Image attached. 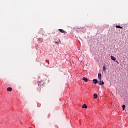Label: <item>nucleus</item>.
<instances>
[{
	"mask_svg": "<svg viewBox=\"0 0 128 128\" xmlns=\"http://www.w3.org/2000/svg\"><path fill=\"white\" fill-rule=\"evenodd\" d=\"M42 84H44V82L42 81V80H40L38 83V85L39 86H42Z\"/></svg>",
	"mask_w": 128,
	"mask_h": 128,
	"instance_id": "obj_1",
	"label": "nucleus"
},
{
	"mask_svg": "<svg viewBox=\"0 0 128 128\" xmlns=\"http://www.w3.org/2000/svg\"><path fill=\"white\" fill-rule=\"evenodd\" d=\"M58 30L62 34H66V31H64V30H62V29H58Z\"/></svg>",
	"mask_w": 128,
	"mask_h": 128,
	"instance_id": "obj_2",
	"label": "nucleus"
},
{
	"mask_svg": "<svg viewBox=\"0 0 128 128\" xmlns=\"http://www.w3.org/2000/svg\"><path fill=\"white\" fill-rule=\"evenodd\" d=\"M98 78L99 79L100 82H101V80H102V74L100 73H99L98 74Z\"/></svg>",
	"mask_w": 128,
	"mask_h": 128,
	"instance_id": "obj_3",
	"label": "nucleus"
},
{
	"mask_svg": "<svg viewBox=\"0 0 128 128\" xmlns=\"http://www.w3.org/2000/svg\"><path fill=\"white\" fill-rule=\"evenodd\" d=\"M12 88L8 87L7 88V92H12Z\"/></svg>",
	"mask_w": 128,
	"mask_h": 128,
	"instance_id": "obj_4",
	"label": "nucleus"
},
{
	"mask_svg": "<svg viewBox=\"0 0 128 128\" xmlns=\"http://www.w3.org/2000/svg\"><path fill=\"white\" fill-rule=\"evenodd\" d=\"M94 84H98V80L96 79H94L93 80Z\"/></svg>",
	"mask_w": 128,
	"mask_h": 128,
	"instance_id": "obj_5",
	"label": "nucleus"
},
{
	"mask_svg": "<svg viewBox=\"0 0 128 128\" xmlns=\"http://www.w3.org/2000/svg\"><path fill=\"white\" fill-rule=\"evenodd\" d=\"M82 80H84V82H88V80L86 77L83 78Z\"/></svg>",
	"mask_w": 128,
	"mask_h": 128,
	"instance_id": "obj_6",
	"label": "nucleus"
},
{
	"mask_svg": "<svg viewBox=\"0 0 128 128\" xmlns=\"http://www.w3.org/2000/svg\"><path fill=\"white\" fill-rule=\"evenodd\" d=\"M82 108H88V106H86V104H83Z\"/></svg>",
	"mask_w": 128,
	"mask_h": 128,
	"instance_id": "obj_7",
	"label": "nucleus"
},
{
	"mask_svg": "<svg viewBox=\"0 0 128 128\" xmlns=\"http://www.w3.org/2000/svg\"><path fill=\"white\" fill-rule=\"evenodd\" d=\"M116 28H122V26H118V25L116 26Z\"/></svg>",
	"mask_w": 128,
	"mask_h": 128,
	"instance_id": "obj_8",
	"label": "nucleus"
},
{
	"mask_svg": "<svg viewBox=\"0 0 128 128\" xmlns=\"http://www.w3.org/2000/svg\"><path fill=\"white\" fill-rule=\"evenodd\" d=\"M102 70L104 72H106V66H103Z\"/></svg>",
	"mask_w": 128,
	"mask_h": 128,
	"instance_id": "obj_9",
	"label": "nucleus"
},
{
	"mask_svg": "<svg viewBox=\"0 0 128 128\" xmlns=\"http://www.w3.org/2000/svg\"><path fill=\"white\" fill-rule=\"evenodd\" d=\"M111 59L112 60H116V58H114V56H111Z\"/></svg>",
	"mask_w": 128,
	"mask_h": 128,
	"instance_id": "obj_10",
	"label": "nucleus"
},
{
	"mask_svg": "<svg viewBox=\"0 0 128 128\" xmlns=\"http://www.w3.org/2000/svg\"><path fill=\"white\" fill-rule=\"evenodd\" d=\"M94 98H98V94H94Z\"/></svg>",
	"mask_w": 128,
	"mask_h": 128,
	"instance_id": "obj_11",
	"label": "nucleus"
},
{
	"mask_svg": "<svg viewBox=\"0 0 128 128\" xmlns=\"http://www.w3.org/2000/svg\"><path fill=\"white\" fill-rule=\"evenodd\" d=\"M99 84H104V81H100Z\"/></svg>",
	"mask_w": 128,
	"mask_h": 128,
	"instance_id": "obj_12",
	"label": "nucleus"
},
{
	"mask_svg": "<svg viewBox=\"0 0 128 128\" xmlns=\"http://www.w3.org/2000/svg\"><path fill=\"white\" fill-rule=\"evenodd\" d=\"M122 108L123 110H124V108H126V105H122Z\"/></svg>",
	"mask_w": 128,
	"mask_h": 128,
	"instance_id": "obj_13",
	"label": "nucleus"
},
{
	"mask_svg": "<svg viewBox=\"0 0 128 128\" xmlns=\"http://www.w3.org/2000/svg\"><path fill=\"white\" fill-rule=\"evenodd\" d=\"M54 42V44H58V42Z\"/></svg>",
	"mask_w": 128,
	"mask_h": 128,
	"instance_id": "obj_14",
	"label": "nucleus"
},
{
	"mask_svg": "<svg viewBox=\"0 0 128 128\" xmlns=\"http://www.w3.org/2000/svg\"><path fill=\"white\" fill-rule=\"evenodd\" d=\"M41 31L43 32L44 30H42V29H41Z\"/></svg>",
	"mask_w": 128,
	"mask_h": 128,
	"instance_id": "obj_15",
	"label": "nucleus"
},
{
	"mask_svg": "<svg viewBox=\"0 0 128 128\" xmlns=\"http://www.w3.org/2000/svg\"><path fill=\"white\" fill-rule=\"evenodd\" d=\"M116 62H117V64H118V61H116Z\"/></svg>",
	"mask_w": 128,
	"mask_h": 128,
	"instance_id": "obj_16",
	"label": "nucleus"
},
{
	"mask_svg": "<svg viewBox=\"0 0 128 128\" xmlns=\"http://www.w3.org/2000/svg\"><path fill=\"white\" fill-rule=\"evenodd\" d=\"M32 128V126H30V128Z\"/></svg>",
	"mask_w": 128,
	"mask_h": 128,
	"instance_id": "obj_17",
	"label": "nucleus"
}]
</instances>
